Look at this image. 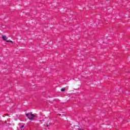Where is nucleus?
Masks as SVG:
<instances>
[{
	"label": "nucleus",
	"instance_id": "4",
	"mask_svg": "<svg viewBox=\"0 0 130 130\" xmlns=\"http://www.w3.org/2000/svg\"><path fill=\"white\" fill-rule=\"evenodd\" d=\"M61 92H63V91H66V88H61Z\"/></svg>",
	"mask_w": 130,
	"mask_h": 130
},
{
	"label": "nucleus",
	"instance_id": "5",
	"mask_svg": "<svg viewBox=\"0 0 130 130\" xmlns=\"http://www.w3.org/2000/svg\"><path fill=\"white\" fill-rule=\"evenodd\" d=\"M23 127H24V125H22L20 127V128L22 129V128H23Z\"/></svg>",
	"mask_w": 130,
	"mask_h": 130
},
{
	"label": "nucleus",
	"instance_id": "7",
	"mask_svg": "<svg viewBox=\"0 0 130 130\" xmlns=\"http://www.w3.org/2000/svg\"><path fill=\"white\" fill-rule=\"evenodd\" d=\"M10 42H11V43H13V41H10Z\"/></svg>",
	"mask_w": 130,
	"mask_h": 130
},
{
	"label": "nucleus",
	"instance_id": "2",
	"mask_svg": "<svg viewBox=\"0 0 130 130\" xmlns=\"http://www.w3.org/2000/svg\"><path fill=\"white\" fill-rule=\"evenodd\" d=\"M2 38H3V40H5V41H6V40H7V37H6V36H3Z\"/></svg>",
	"mask_w": 130,
	"mask_h": 130
},
{
	"label": "nucleus",
	"instance_id": "3",
	"mask_svg": "<svg viewBox=\"0 0 130 130\" xmlns=\"http://www.w3.org/2000/svg\"><path fill=\"white\" fill-rule=\"evenodd\" d=\"M30 116H31L32 118L35 117V115H34V114H32V113H30Z\"/></svg>",
	"mask_w": 130,
	"mask_h": 130
},
{
	"label": "nucleus",
	"instance_id": "6",
	"mask_svg": "<svg viewBox=\"0 0 130 130\" xmlns=\"http://www.w3.org/2000/svg\"><path fill=\"white\" fill-rule=\"evenodd\" d=\"M6 41L7 42H10V40H6Z\"/></svg>",
	"mask_w": 130,
	"mask_h": 130
},
{
	"label": "nucleus",
	"instance_id": "1",
	"mask_svg": "<svg viewBox=\"0 0 130 130\" xmlns=\"http://www.w3.org/2000/svg\"><path fill=\"white\" fill-rule=\"evenodd\" d=\"M26 116L28 117V119H29L30 120H33V119L32 118L29 117V113L26 114Z\"/></svg>",
	"mask_w": 130,
	"mask_h": 130
}]
</instances>
